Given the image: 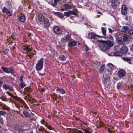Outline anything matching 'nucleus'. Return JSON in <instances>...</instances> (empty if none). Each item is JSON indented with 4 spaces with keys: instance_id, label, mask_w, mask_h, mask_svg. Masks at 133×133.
Segmentation results:
<instances>
[{
    "instance_id": "obj_1",
    "label": "nucleus",
    "mask_w": 133,
    "mask_h": 133,
    "mask_svg": "<svg viewBox=\"0 0 133 133\" xmlns=\"http://www.w3.org/2000/svg\"><path fill=\"white\" fill-rule=\"evenodd\" d=\"M108 67L107 70L105 71V72L103 75L102 79L103 83L106 85L109 80V75H111L112 72V70L113 68V65L111 64H109L107 65Z\"/></svg>"
},
{
    "instance_id": "obj_2",
    "label": "nucleus",
    "mask_w": 133,
    "mask_h": 133,
    "mask_svg": "<svg viewBox=\"0 0 133 133\" xmlns=\"http://www.w3.org/2000/svg\"><path fill=\"white\" fill-rule=\"evenodd\" d=\"M101 50L105 51L108 50L113 45V43L111 41L108 40L107 41H98Z\"/></svg>"
},
{
    "instance_id": "obj_3",
    "label": "nucleus",
    "mask_w": 133,
    "mask_h": 133,
    "mask_svg": "<svg viewBox=\"0 0 133 133\" xmlns=\"http://www.w3.org/2000/svg\"><path fill=\"white\" fill-rule=\"evenodd\" d=\"M43 59L42 58L38 61L36 66V68L37 71L40 70L42 69L43 67Z\"/></svg>"
},
{
    "instance_id": "obj_4",
    "label": "nucleus",
    "mask_w": 133,
    "mask_h": 133,
    "mask_svg": "<svg viewBox=\"0 0 133 133\" xmlns=\"http://www.w3.org/2000/svg\"><path fill=\"white\" fill-rule=\"evenodd\" d=\"M101 37V36H99L97 35L93 32H90L88 33L87 36V38L89 39H96L97 37Z\"/></svg>"
},
{
    "instance_id": "obj_5",
    "label": "nucleus",
    "mask_w": 133,
    "mask_h": 133,
    "mask_svg": "<svg viewBox=\"0 0 133 133\" xmlns=\"http://www.w3.org/2000/svg\"><path fill=\"white\" fill-rule=\"evenodd\" d=\"M2 11L3 12L5 13L8 16H11L12 15V12L11 10L7 9L5 7H4L2 9Z\"/></svg>"
},
{
    "instance_id": "obj_6",
    "label": "nucleus",
    "mask_w": 133,
    "mask_h": 133,
    "mask_svg": "<svg viewBox=\"0 0 133 133\" xmlns=\"http://www.w3.org/2000/svg\"><path fill=\"white\" fill-rule=\"evenodd\" d=\"M121 14L123 15H126L127 13L128 8L127 6L124 5H122L121 9Z\"/></svg>"
},
{
    "instance_id": "obj_7",
    "label": "nucleus",
    "mask_w": 133,
    "mask_h": 133,
    "mask_svg": "<svg viewBox=\"0 0 133 133\" xmlns=\"http://www.w3.org/2000/svg\"><path fill=\"white\" fill-rule=\"evenodd\" d=\"M71 40V39L70 36H66L63 37L61 39L62 41L63 42L66 43L68 42H69Z\"/></svg>"
},
{
    "instance_id": "obj_8",
    "label": "nucleus",
    "mask_w": 133,
    "mask_h": 133,
    "mask_svg": "<svg viewBox=\"0 0 133 133\" xmlns=\"http://www.w3.org/2000/svg\"><path fill=\"white\" fill-rule=\"evenodd\" d=\"M53 29L55 33L57 34H60L62 32V31L60 28L58 26L54 27Z\"/></svg>"
},
{
    "instance_id": "obj_9",
    "label": "nucleus",
    "mask_w": 133,
    "mask_h": 133,
    "mask_svg": "<svg viewBox=\"0 0 133 133\" xmlns=\"http://www.w3.org/2000/svg\"><path fill=\"white\" fill-rule=\"evenodd\" d=\"M1 68L3 71L5 72L8 73H12V69L11 68H7L3 66H2Z\"/></svg>"
},
{
    "instance_id": "obj_10",
    "label": "nucleus",
    "mask_w": 133,
    "mask_h": 133,
    "mask_svg": "<svg viewBox=\"0 0 133 133\" xmlns=\"http://www.w3.org/2000/svg\"><path fill=\"white\" fill-rule=\"evenodd\" d=\"M125 72L124 70L121 69L118 71L117 74L119 77H122L125 75Z\"/></svg>"
},
{
    "instance_id": "obj_11",
    "label": "nucleus",
    "mask_w": 133,
    "mask_h": 133,
    "mask_svg": "<svg viewBox=\"0 0 133 133\" xmlns=\"http://www.w3.org/2000/svg\"><path fill=\"white\" fill-rule=\"evenodd\" d=\"M120 50L122 54H125L128 51V48L126 46H123L120 48Z\"/></svg>"
},
{
    "instance_id": "obj_12",
    "label": "nucleus",
    "mask_w": 133,
    "mask_h": 133,
    "mask_svg": "<svg viewBox=\"0 0 133 133\" xmlns=\"http://www.w3.org/2000/svg\"><path fill=\"white\" fill-rule=\"evenodd\" d=\"M77 44V42L75 41H70L68 43V46L70 47L75 46Z\"/></svg>"
},
{
    "instance_id": "obj_13",
    "label": "nucleus",
    "mask_w": 133,
    "mask_h": 133,
    "mask_svg": "<svg viewBox=\"0 0 133 133\" xmlns=\"http://www.w3.org/2000/svg\"><path fill=\"white\" fill-rule=\"evenodd\" d=\"M52 13L54 14L60 18H62L64 16L63 14L60 12H53Z\"/></svg>"
},
{
    "instance_id": "obj_14",
    "label": "nucleus",
    "mask_w": 133,
    "mask_h": 133,
    "mask_svg": "<svg viewBox=\"0 0 133 133\" xmlns=\"http://www.w3.org/2000/svg\"><path fill=\"white\" fill-rule=\"evenodd\" d=\"M124 61L128 62L129 64H131V62H132V58L123 57L122 58Z\"/></svg>"
},
{
    "instance_id": "obj_15",
    "label": "nucleus",
    "mask_w": 133,
    "mask_h": 133,
    "mask_svg": "<svg viewBox=\"0 0 133 133\" xmlns=\"http://www.w3.org/2000/svg\"><path fill=\"white\" fill-rule=\"evenodd\" d=\"M19 19L21 22H24L25 21V17L23 14H21L19 16Z\"/></svg>"
},
{
    "instance_id": "obj_16",
    "label": "nucleus",
    "mask_w": 133,
    "mask_h": 133,
    "mask_svg": "<svg viewBox=\"0 0 133 133\" xmlns=\"http://www.w3.org/2000/svg\"><path fill=\"white\" fill-rule=\"evenodd\" d=\"M23 114L26 117L28 118H30L32 115L31 113H29V112L25 111H23Z\"/></svg>"
},
{
    "instance_id": "obj_17",
    "label": "nucleus",
    "mask_w": 133,
    "mask_h": 133,
    "mask_svg": "<svg viewBox=\"0 0 133 133\" xmlns=\"http://www.w3.org/2000/svg\"><path fill=\"white\" fill-rule=\"evenodd\" d=\"M38 19L39 21L42 22L44 21L45 18L42 15L39 14L38 15Z\"/></svg>"
},
{
    "instance_id": "obj_18",
    "label": "nucleus",
    "mask_w": 133,
    "mask_h": 133,
    "mask_svg": "<svg viewBox=\"0 0 133 133\" xmlns=\"http://www.w3.org/2000/svg\"><path fill=\"white\" fill-rule=\"evenodd\" d=\"M117 42L119 43L124 44V42L122 40V38L121 37H119L116 39Z\"/></svg>"
},
{
    "instance_id": "obj_19",
    "label": "nucleus",
    "mask_w": 133,
    "mask_h": 133,
    "mask_svg": "<svg viewBox=\"0 0 133 133\" xmlns=\"http://www.w3.org/2000/svg\"><path fill=\"white\" fill-rule=\"evenodd\" d=\"M58 1V0H50V2L52 5L54 6L56 5L57 2Z\"/></svg>"
},
{
    "instance_id": "obj_20",
    "label": "nucleus",
    "mask_w": 133,
    "mask_h": 133,
    "mask_svg": "<svg viewBox=\"0 0 133 133\" xmlns=\"http://www.w3.org/2000/svg\"><path fill=\"white\" fill-rule=\"evenodd\" d=\"M129 29V27L127 26H124L123 27L122 30L123 31L126 33H127Z\"/></svg>"
},
{
    "instance_id": "obj_21",
    "label": "nucleus",
    "mask_w": 133,
    "mask_h": 133,
    "mask_svg": "<svg viewBox=\"0 0 133 133\" xmlns=\"http://www.w3.org/2000/svg\"><path fill=\"white\" fill-rule=\"evenodd\" d=\"M59 58L60 60L62 61H64L66 60V58L64 55L59 56Z\"/></svg>"
},
{
    "instance_id": "obj_22",
    "label": "nucleus",
    "mask_w": 133,
    "mask_h": 133,
    "mask_svg": "<svg viewBox=\"0 0 133 133\" xmlns=\"http://www.w3.org/2000/svg\"><path fill=\"white\" fill-rule=\"evenodd\" d=\"M70 12H71V14L76 16L77 15V11L76 9L73 10L72 11H70Z\"/></svg>"
},
{
    "instance_id": "obj_23",
    "label": "nucleus",
    "mask_w": 133,
    "mask_h": 133,
    "mask_svg": "<svg viewBox=\"0 0 133 133\" xmlns=\"http://www.w3.org/2000/svg\"><path fill=\"white\" fill-rule=\"evenodd\" d=\"M122 54L121 51H117L114 52V55L116 56H121L122 55Z\"/></svg>"
},
{
    "instance_id": "obj_24",
    "label": "nucleus",
    "mask_w": 133,
    "mask_h": 133,
    "mask_svg": "<svg viewBox=\"0 0 133 133\" xmlns=\"http://www.w3.org/2000/svg\"><path fill=\"white\" fill-rule=\"evenodd\" d=\"M56 90L57 91H59V92L62 94H64L65 93V90L61 88H57L56 89Z\"/></svg>"
},
{
    "instance_id": "obj_25",
    "label": "nucleus",
    "mask_w": 133,
    "mask_h": 133,
    "mask_svg": "<svg viewBox=\"0 0 133 133\" xmlns=\"http://www.w3.org/2000/svg\"><path fill=\"white\" fill-rule=\"evenodd\" d=\"M64 7L66 9H71L72 8L71 6L70 5L67 4H65L63 5Z\"/></svg>"
},
{
    "instance_id": "obj_26",
    "label": "nucleus",
    "mask_w": 133,
    "mask_h": 133,
    "mask_svg": "<svg viewBox=\"0 0 133 133\" xmlns=\"http://www.w3.org/2000/svg\"><path fill=\"white\" fill-rule=\"evenodd\" d=\"M43 21L44 22V24L47 26H49L50 25L49 23V20L48 19H45H45Z\"/></svg>"
},
{
    "instance_id": "obj_27",
    "label": "nucleus",
    "mask_w": 133,
    "mask_h": 133,
    "mask_svg": "<svg viewBox=\"0 0 133 133\" xmlns=\"http://www.w3.org/2000/svg\"><path fill=\"white\" fill-rule=\"evenodd\" d=\"M111 6L112 8L114 9H115L117 7V5L115 3V2H113L111 1Z\"/></svg>"
},
{
    "instance_id": "obj_28",
    "label": "nucleus",
    "mask_w": 133,
    "mask_h": 133,
    "mask_svg": "<svg viewBox=\"0 0 133 133\" xmlns=\"http://www.w3.org/2000/svg\"><path fill=\"white\" fill-rule=\"evenodd\" d=\"M105 69V67L103 65L101 66L99 69V72L100 73H102Z\"/></svg>"
},
{
    "instance_id": "obj_29",
    "label": "nucleus",
    "mask_w": 133,
    "mask_h": 133,
    "mask_svg": "<svg viewBox=\"0 0 133 133\" xmlns=\"http://www.w3.org/2000/svg\"><path fill=\"white\" fill-rule=\"evenodd\" d=\"M129 37V36L128 35H124L123 36V41L124 42L125 41L127 40Z\"/></svg>"
},
{
    "instance_id": "obj_30",
    "label": "nucleus",
    "mask_w": 133,
    "mask_h": 133,
    "mask_svg": "<svg viewBox=\"0 0 133 133\" xmlns=\"http://www.w3.org/2000/svg\"><path fill=\"white\" fill-rule=\"evenodd\" d=\"M101 29L103 35L104 36H106V29L103 27L101 28Z\"/></svg>"
},
{
    "instance_id": "obj_31",
    "label": "nucleus",
    "mask_w": 133,
    "mask_h": 133,
    "mask_svg": "<svg viewBox=\"0 0 133 133\" xmlns=\"http://www.w3.org/2000/svg\"><path fill=\"white\" fill-rule=\"evenodd\" d=\"M71 12H70V11L67 12H64V15L65 16L69 17L71 15Z\"/></svg>"
},
{
    "instance_id": "obj_32",
    "label": "nucleus",
    "mask_w": 133,
    "mask_h": 133,
    "mask_svg": "<svg viewBox=\"0 0 133 133\" xmlns=\"http://www.w3.org/2000/svg\"><path fill=\"white\" fill-rule=\"evenodd\" d=\"M41 123L44 124V125H45V126L46 127L49 129L51 130L52 129V128L51 126L49 125H45L46 123L45 122L44 123L43 121L42 122H41Z\"/></svg>"
},
{
    "instance_id": "obj_33",
    "label": "nucleus",
    "mask_w": 133,
    "mask_h": 133,
    "mask_svg": "<svg viewBox=\"0 0 133 133\" xmlns=\"http://www.w3.org/2000/svg\"><path fill=\"white\" fill-rule=\"evenodd\" d=\"M127 33L130 35L133 34V29H129Z\"/></svg>"
},
{
    "instance_id": "obj_34",
    "label": "nucleus",
    "mask_w": 133,
    "mask_h": 133,
    "mask_svg": "<svg viewBox=\"0 0 133 133\" xmlns=\"http://www.w3.org/2000/svg\"><path fill=\"white\" fill-rule=\"evenodd\" d=\"M9 86L6 84H4L3 85V88L5 90L8 89Z\"/></svg>"
},
{
    "instance_id": "obj_35",
    "label": "nucleus",
    "mask_w": 133,
    "mask_h": 133,
    "mask_svg": "<svg viewBox=\"0 0 133 133\" xmlns=\"http://www.w3.org/2000/svg\"><path fill=\"white\" fill-rule=\"evenodd\" d=\"M73 131L74 133H83L80 130L74 129Z\"/></svg>"
},
{
    "instance_id": "obj_36",
    "label": "nucleus",
    "mask_w": 133,
    "mask_h": 133,
    "mask_svg": "<svg viewBox=\"0 0 133 133\" xmlns=\"http://www.w3.org/2000/svg\"><path fill=\"white\" fill-rule=\"evenodd\" d=\"M16 100L18 101L20 103H22L23 104H24V101L22 100L20 98H16Z\"/></svg>"
},
{
    "instance_id": "obj_37",
    "label": "nucleus",
    "mask_w": 133,
    "mask_h": 133,
    "mask_svg": "<svg viewBox=\"0 0 133 133\" xmlns=\"http://www.w3.org/2000/svg\"><path fill=\"white\" fill-rule=\"evenodd\" d=\"M19 85L22 88H23L25 86V85L23 82H21Z\"/></svg>"
},
{
    "instance_id": "obj_38",
    "label": "nucleus",
    "mask_w": 133,
    "mask_h": 133,
    "mask_svg": "<svg viewBox=\"0 0 133 133\" xmlns=\"http://www.w3.org/2000/svg\"><path fill=\"white\" fill-rule=\"evenodd\" d=\"M24 49L28 52H30L31 50L30 48H29L28 46H25Z\"/></svg>"
},
{
    "instance_id": "obj_39",
    "label": "nucleus",
    "mask_w": 133,
    "mask_h": 133,
    "mask_svg": "<svg viewBox=\"0 0 133 133\" xmlns=\"http://www.w3.org/2000/svg\"><path fill=\"white\" fill-rule=\"evenodd\" d=\"M114 50L116 51H117L119 50V48L118 46H115L114 47Z\"/></svg>"
},
{
    "instance_id": "obj_40",
    "label": "nucleus",
    "mask_w": 133,
    "mask_h": 133,
    "mask_svg": "<svg viewBox=\"0 0 133 133\" xmlns=\"http://www.w3.org/2000/svg\"><path fill=\"white\" fill-rule=\"evenodd\" d=\"M9 51V50L8 49H5L3 51V54L5 55Z\"/></svg>"
},
{
    "instance_id": "obj_41",
    "label": "nucleus",
    "mask_w": 133,
    "mask_h": 133,
    "mask_svg": "<svg viewBox=\"0 0 133 133\" xmlns=\"http://www.w3.org/2000/svg\"><path fill=\"white\" fill-rule=\"evenodd\" d=\"M121 83H118L117 85V88L118 89H119L121 88Z\"/></svg>"
},
{
    "instance_id": "obj_42",
    "label": "nucleus",
    "mask_w": 133,
    "mask_h": 133,
    "mask_svg": "<svg viewBox=\"0 0 133 133\" xmlns=\"http://www.w3.org/2000/svg\"><path fill=\"white\" fill-rule=\"evenodd\" d=\"M15 35V33H14L12 34V35L11 36V38H12L13 40H14L16 39Z\"/></svg>"
},
{
    "instance_id": "obj_43",
    "label": "nucleus",
    "mask_w": 133,
    "mask_h": 133,
    "mask_svg": "<svg viewBox=\"0 0 133 133\" xmlns=\"http://www.w3.org/2000/svg\"><path fill=\"white\" fill-rule=\"evenodd\" d=\"M6 113V112L5 111H0V115H3L5 114Z\"/></svg>"
},
{
    "instance_id": "obj_44",
    "label": "nucleus",
    "mask_w": 133,
    "mask_h": 133,
    "mask_svg": "<svg viewBox=\"0 0 133 133\" xmlns=\"http://www.w3.org/2000/svg\"><path fill=\"white\" fill-rule=\"evenodd\" d=\"M6 93L8 94L9 96H12L13 95V94H12L11 93H10L8 91L6 92Z\"/></svg>"
},
{
    "instance_id": "obj_45",
    "label": "nucleus",
    "mask_w": 133,
    "mask_h": 133,
    "mask_svg": "<svg viewBox=\"0 0 133 133\" xmlns=\"http://www.w3.org/2000/svg\"><path fill=\"white\" fill-rule=\"evenodd\" d=\"M109 32V33H112L113 32V30L110 28H109L108 29Z\"/></svg>"
},
{
    "instance_id": "obj_46",
    "label": "nucleus",
    "mask_w": 133,
    "mask_h": 133,
    "mask_svg": "<svg viewBox=\"0 0 133 133\" xmlns=\"http://www.w3.org/2000/svg\"><path fill=\"white\" fill-rule=\"evenodd\" d=\"M26 91H27V92H28V93L29 92H30L31 91V90L29 88H28L26 90Z\"/></svg>"
},
{
    "instance_id": "obj_47",
    "label": "nucleus",
    "mask_w": 133,
    "mask_h": 133,
    "mask_svg": "<svg viewBox=\"0 0 133 133\" xmlns=\"http://www.w3.org/2000/svg\"><path fill=\"white\" fill-rule=\"evenodd\" d=\"M8 89L9 90H10L12 91V92H13V91H14L13 89L11 88L10 87V86L9 87Z\"/></svg>"
},
{
    "instance_id": "obj_48",
    "label": "nucleus",
    "mask_w": 133,
    "mask_h": 133,
    "mask_svg": "<svg viewBox=\"0 0 133 133\" xmlns=\"http://www.w3.org/2000/svg\"><path fill=\"white\" fill-rule=\"evenodd\" d=\"M23 77L21 76L20 77V81H21V82H23Z\"/></svg>"
},
{
    "instance_id": "obj_49",
    "label": "nucleus",
    "mask_w": 133,
    "mask_h": 133,
    "mask_svg": "<svg viewBox=\"0 0 133 133\" xmlns=\"http://www.w3.org/2000/svg\"><path fill=\"white\" fill-rule=\"evenodd\" d=\"M3 122V119L2 117H0V123H2Z\"/></svg>"
},
{
    "instance_id": "obj_50",
    "label": "nucleus",
    "mask_w": 133,
    "mask_h": 133,
    "mask_svg": "<svg viewBox=\"0 0 133 133\" xmlns=\"http://www.w3.org/2000/svg\"><path fill=\"white\" fill-rule=\"evenodd\" d=\"M130 50L131 51L133 52V44L131 46L130 48Z\"/></svg>"
},
{
    "instance_id": "obj_51",
    "label": "nucleus",
    "mask_w": 133,
    "mask_h": 133,
    "mask_svg": "<svg viewBox=\"0 0 133 133\" xmlns=\"http://www.w3.org/2000/svg\"><path fill=\"white\" fill-rule=\"evenodd\" d=\"M41 90L43 92H44L45 91V90L43 88H42L41 89Z\"/></svg>"
},
{
    "instance_id": "obj_52",
    "label": "nucleus",
    "mask_w": 133,
    "mask_h": 133,
    "mask_svg": "<svg viewBox=\"0 0 133 133\" xmlns=\"http://www.w3.org/2000/svg\"><path fill=\"white\" fill-rule=\"evenodd\" d=\"M110 39L112 40H113V37L112 36H110Z\"/></svg>"
},
{
    "instance_id": "obj_53",
    "label": "nucleus",
    "mask_w": 133,
    "mask_h": 133,
    "mask_svg": "<svg viewBox=\"0 0 133 133\" xmlns=\"http://www.w3.org/2000/svg\"><path fill=\"white\" fill-rule=\"evenodd\" d=\"M2 85V83L1 81H0V87H1Z\"/></svg>"
},
{
    "instance_id": "obj_54",
    "label": "nucleus",
    "mask_w": 133,
    "mask_h": 133,
    "mask_svg": "<svg viewBox=\"0 0 133 133\" xmlns=\"http://www.w3.org/2000/svg\"><path fill=\"white\" fill-rule=\"evenodd\" d=\"M118 0H112V1L113 2H115L116 1H117Z\"/></svg>"
},
{
    "instance_id": "obj_55",
    "label": "nucleus",
    "mask_w": 133,
    "mask_h": 133,
    "mask_svg": "<svg viewBox=\"0 0 133 133\" xmlns=\"http://www.w3.org/2000/svg\"><path fill=\"white\" fill-rule=\"evenodd\" d=\"M97 14H100L102 15V14L101 12H97Z\"/></svg>"
},
{
    "instance_id": "obj_56",
    "label": "nucleus",
    "mask_w": 133,
    "mask_h": 133,
    "mask_svg": "<svg viewBox=\"0 0 133 133\" xmlns=\"http://www.w3.org/2000/svg\"><path fill=\"white\" fill-rule=\"evenodd\" d=\"M86 132L87 133H90V132H89V131H86Z\"/></svg>"
},
{
    "instance_id": "obj_57",
    "label": "nucleus",
    "mask_w": 133,
    "mask_h": 133,
    "mask_svg": "<svg viewBox=\"0 0 133 133\" xmlns=\"http://www.w3.org/2000/svg\"><path fill=\"white\" fill-rule=\"evenodd\" d=\"M85 50L86 51H87L88 50V48H86V49H85Z\"/></svg>"
},
{
    "instance_id": "obj_58",
    "label": "nucleus",
    "mask_w": 133,
    "mask_h": 133,
    "mask_svg": "<svg viewBox=\"0 0 133 133\" xmlns=\"http://www.w3.org/2000/svg\"><path fill=\"white\" fill-rule=\"evenodd\" d=\"M108 130L110 132V133L111 131L109 129H108Z\"/></svg>"
},
{
    "instance_id": "obj_59",
    "label": "nucleus",
    "mask_w": 133,
    "mask_h": 133,
    "mask_svg": "<svg viewBox=\"0 0 133 133\" xmlns=\"http://www.w3.org/2000/svg\"><path fill=\"white\" fill-rule=\"evenodd\" d=\"M27 95H28V96H29V97H30V96H29V94H28V93L27 94Z\"/></svg>"
},
{
    "instance_id": "obj_60",
    "label": "nucleus",
    "mask_w": 133,
    "mask_h": 133,
    "mask_svg": "<svg viewBox=\"0 0 133 133\" xmlns=\"http://www.w3.org/2000/svg\"><path fill=\"white\" fill-rule=\"evenodd\" d=\"M99 65V64H98V65H97L96 66V67H97Z\"/></svg>"
},
{
    "instance_id": "obj_61",
    "label": "nucleus",
    "mask_w": 133,
    "mask_h": 133,
    "mask_svg": "<svg viewBox=\"0 0 133 133\" xmlns=\"http://www.w3.org/2000/svg\"><path fill=\"white\" fill-rule=\"evenodd\" d=\"M55 94L54 93L53 94V96H55Z\"/></svg>"
},
{
    "instance_id": "obj_62",
    "label": "nucleus",
    "mask_w": 133,
    "mask_h": 133,
    "mask_svg": "<svg viewBox=\"0 0 133 133\" xmlns=\"http://www.w3.org/2000/svg\"><path fill=\"white\" fill-rule=\"evenodd\" d=\"M29 56L30 57H32L31 56V55H30Z\"/></svg>"
},
{
    "instance_id": "obj_63",
    "label": "nucleus",
    "mask_w": 133,
    "mask_h": 133,
    "mask_svg": "<svg viewBox=\"0 0 133 133\" xmlns=\"http://www.w3.org/2000/svg\"><path fill=\"white\" fill-rule=\"evenodd\" d=\"M2 132L0 130V133H1Z\"/></svg>"
},
{
    "instance_id": "obj_64",
    "label": "nucleus",
    "mask_w": 133,
    "mask_h": 133,
    "mask_svg": "<svg viewBox=\"0 0 133 133\" xmlns=\"http://www.w3.org/2000/svg\"><path fill=\"white\" fill-rule=\"evenodd\" d=\"M15 104V106H16V107H17V106H16V104Z\"/></svg>"
}]
</instances>
